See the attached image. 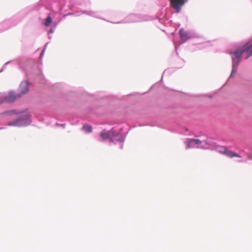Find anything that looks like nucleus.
<instances>
[{"instance_id": "obj_4", "label": "nucleus", "mask_w": 252, "mask_h": 252, "mask_svg": "<svg viewBox=\"0 0 252 252\" xmlns=\"http://www.w3.org/2000/svg\"><path fill=\"white\" fill-rule=\"evenodd\" d=\"M202 143L199 139H190L189 140L186 149L198 148V145Z\"/></svg>"}, {"instance_id": "obj_7", "label": "nucleus", "mask_w": 252, "mask_h": 252, "mask_svg": "<svg viewBox=\"0 0 252 252\" xmlns=\"http://www.w3.org/2000/svg\"><path fill=\"white\" fill-rule=\"evenodd\" d=\"M25 119H26L25 118H21L20 120H18L13 123H9L8 125L11 126H21L26 123L25 122Z\"/></svg>"}, {"instance_id": "obj_11", "label": "nucleus", "mask_w": 252, "mask_h": 252, "mask_svg": "<svg viewBox=\"0 0 252 252\" xmlns=\"http://www.w3.org/2000/svg\"><path fill=\"white\" fill-rule=\"evenodd\" d=\"M83 129L88 133H91L92 131V127L88 125H85L83 127Z\"/></svg>"}, {"instance_id": "obj_12", "label": "nucleus", "mask_w": 252, "mask_h": 252, "mask_svg": "<svg viewBox=\"0 0 252 252\" xmlns=\"http://www.w3.org/2000/svg\"><path fill=\"white\" fill-rule=\"evenodd\" d=\"M52 22V18L49 15L45 19V22L44 23V25L46 27H48L51 24Z\"/></svg>"}, {"instance_id": "obj_1", "label": "nucleus", "mask_w": 252, "mask_h": 252, "mask_svg": "<svg viewBox=\"0 0 252 252\" xmlns=\"http://www.w3.org/2000/svg\"><path fill=\"white\" fill-rule=\"evenodd\" d=\"M246 52L247 54L246 59H248L252 55V41H249L241 48L238 49L233 53L234 57H232V69L230 77H233L236 71L235 67H236L240 62V58L243 53Z\"/></svg>"}, {"instance_id": "obj_3", "label": "nucleus", "mask_w": 252, "mask_h": 252, "mask_svg": "<svg viewBox=\"0 0 252 252\" xmlns=\"http://www.w3.org/2000/svg\"><path fill=\"white\" fill-rule=\"evenodd\" d=\"M110 141L111 142H114L115 141H118L120 142H123L124 141L123 137L121 136L119 133L111 129L110 130Z\"/></svg>"}, {"instance_id": "obj_13", "label": "nucleus", "mask_w": 252, "mask_h": 252, "mask_svg": "<svg viewBox=\"0 0 252 252\" xmlns=\"http://www.w3.org/2000/svg\"><path fill=\"white\" fill-rule=\"evenodd\" d=\"M50 32H51V33H52V32H53V31L52 30H50Z\"/></svg>"}, {"instance_id": "obj_8", "label": "nucleus", "mask_w": 252, "mask_h": 252, "mask_svg": "<svg viewBox=\"0 0 252 252\" xmlns=\"http://www.w3.org/2000/svg\"><path fill=\"white\" fill-rule=\"evenodd\" d=\"M100 137L103 140H106L108 138H110L111 133L110 131H107L106 129L103 130L100 133Z\"/></svg>"}, {"instance_id": "obj_9", "label": "nucleus", "mask_w": 252, "mask_h": 252, "mask_svg": "<svg viewBox=\"0 0 252 252\" xmlns=\"http://www.w3.org/2000/svg\"><path fill=\"white\" fill-rule=\"evenodd\" d=\"M224 154H225L226 156L230 158H233V157H238V158H241V157L236 153L233 152V151H225L224 152Z\"/></svg>"}, {"instance_id": "obj_10", "label": "nucleus", "mask_w": 252, "mask_h": 252, "mask_svg": "<svg viewBox=\"0 0 252 252\" xmlns=\"http://www.w3.org/2000/svg\"><path fill=\"white\" fill-rule=\"evenodd\" d=\"M179 33L182 40H186L187 39H188L189 37L188 33L183 29H181L179 31Z\"/></svg>"}, {"instance_id": "obj_5", "label": "nucleus", "mask_w": 252, "mask_h": 252, "mask_svg": "<svg viewBox=\"0 0 252 252\" xmlns=\"http://www.w3.org/2000/svg\"><path fill=\"white\" fill-rule=\"evenodd\" d=\"M20 91L22 94H25L29 91V83L27 81H23L19 87Z\"/></svg>"}, {"instance_id": "obj_6", "label": "nucleus", "mask_w": 252, "mask_h": 252, "mask_svg": "<svg viewBox=\"0 0 252 252\" xmlns=\"http://www.w3.org/2000/svg\"><path fill=\"white\" fill-rule=\"evenodd\" d=\"M20 94H15L14 92H11L9 94V96L5 98V101L9 102H13L16 98L20 97Z\"/></svg>"}, {"instance_id": "obj_2", "label": "nucleus", "mask_w": 252, "mask_h": 252, "mask_svg": "<svg viewBox=\"0 0 252 252\" xmlns=\"http://www.w3.org/2000/svg\"><path fill=\"white\" fill-rule=\"evenodd\" d=\"M188 0H170L171 7L175 10L177 13L181 11L182 7Z\"/></svg>"}]
</instances>
